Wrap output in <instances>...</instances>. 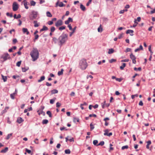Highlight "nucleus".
<instances>
[{
  "label": "nucleus",
  "mask_w": 155,
  "mask_h": 155,
  "mask_svg": "<svg viewBox=\"0 0 155 155\" xmlns=\"http://www.w3.org/2000/svg\"><path fill=\"white\" fill-rule=\"evenodd\" d=\"M68 39V35L66 34L63 33L59 36L58 40L59 41V45L61 46L64 44Z\"/></svg>",
  "instance_id": "1"
},
{
  "label": "nucleus",
  "mask_w": 155,
  "mask_h": 155,
  "mask_svg": "<svg viewBox=\"0 0 155 155\" xmlns=\"http://www.w3.org/2000/svg\"><path fill=\"white\" fill-rule=\"evenodd\" d=\"M30 54L33 61H35L39 57V53L37 48H33L30 53Z\"/></svg>",
  "instance_id": "2"
},
{
  "label": "nucleus",
  "mask_w": 155,
  "mask_h": 155,
  "mask_svg": "<svg viewBox=\"0 0 155 155\" xmlns=\"http://www.w3.org/2000/svg\"><path fill=\"white\" fill-rule=\"evenodd\" d=\"M38 13L37 12L32 11L31 13L29 15V19L31 20H33L35 19H38L39 17L37 18L38 16Z\"/></svg>",
  "instance_id": "3"
},
{
  "label": "nucleus",
  "mask_w": 155,
  "mask_h": 155,
  "mask_svg": "<svg viewBox=\"0 0 155 155\" xmlns=\"http://www.w3.org/2000/svg\"><path fill=\"white\" fill-rule=\"evenodd\" d=\"M79 66L82 69H85L87 66L86 60L84 59L81 60L79 62Z\"/></svg>",
  "instance_id": "4"
},
{
  "label": "nucleus",
  "mask_w": 155,
  "mask_h": 155,
  "mask_svg": "<svg viewBox=\"0 0 155 155\" xmlns=\"http://www.w3.org/2000/svg\"><path fill=\"white\" fill-rule=\"evenodd\" d=\"M1 58H3L4 60V61H5L7 60L8 59L10 58L9 54L8 53H5L2 55Z\"/></svg>",
  "instance_id": "5"
},
{
  "label": "nucleus",
  "mask_w": 155,
  "mask_h": 155,
  "mask_svg": "<svg viewBox=\"0 0 155 155\" xmlns=\"http://www.w3.org/2000/svg\"><path fill=\"white\" fill-rule=\"evenodd\" d=\"M18 8V5L17 3L15 2H14L12 5V8L13 10L14 11H16Z\"/></svg>",
  "instance_id": "6"
},
{
  "label": "nucleus",
  "mask_w": 155,
  "mask_h": 155,
  "mask_svg": "<svg viewBox=\"0 0 155 155\" xmlns=\"http://www.w3.org/2000/svg\"><path fill=\"white\" fill-rule=\"evenodd\" d=\"M130 58L132 60L133 63L134 64H136V58L132 53L130 55Z\"/></svg>",
  "instance_id": "7"
},
{
  "label": "nucleus",
  "mask_w": 155,
  "mask_h": 155,
  "mask_svg": "<svg viewBox=\"0 0 155 155\" xmlns=\"http://www.w3.org/2000/svg\"><path fill=\"white\" fill-rule=\"evenodd\" d=\"M65 6V5L62 2H59L58 1H57L55 7H57L59 6L60 7H63Z\"/></svg>",
  "instance_id": "8"
},
{
  "label": "nucleus",
  "mask_w": 155,
  "mask_h": 155,
  "mask_svg": "<svg viewBox=\"0 0 155 155\" xmlns=\"http://www.w3.org/2000/svg\"><path fill=\"white\" fill-rule=\"evenodd\" d=\"M62 25V21L61 20H58L55 23V26L56 27H58Z\"/></svg>",
  "instance_id": "9"
},
{
  "label": "nucleus",
  "mask_w": 155,
  "mask_h": 155,
  "mask_svg": "<svg viewBox=\"0 0 155 155\" xmlns=\"http://www.w3.org/2000/svg\"><path fill=\"white\" fill-rule=\"evenodd\" d=\"M134 31L132 30H127L126 32V33L127 34H130V35L131 36H133L134 35L133 34Z\"/></svg>",
  "instance_id": "10"
},
{
  "label": "nucleus",
  "mask_w": 155,
  "mask_h": 155,
  "mask_svg": "<svg viewBox=\"0 0 155 155\" xmlns=\"http://www.w3.org/2000/svg\"><path fill=\"white\" fill-rule=\"evenodd\" d=\"M73 21V19L71 18H69L68 20L65 21V24H68L70 22H72Z\"/></svg>",
  "instance_id": "11"
},
{
  "label": "nucleus",
  "mask_w": 155,
  "mask_h": 155,
  "mask_svg": "<svg viewBox=\"0 0 155 155\" xmlns=\"http://www.w3.org/2000/svg\"><path fill=\"white\" fill-rule=\"evenodd\" d=\"M22 31L24 33H26L27 35H28L29 34V32L28 31V29L26 28H22Z\"/></svg>",
  "instance_id": "12"
},
{
  "label": "nucleus",
  "mask_w": 155,
  "mask_h": 155,
  "mask_svg": "<svg viewBox=\"0 0 155 155\" xmlns=\"http://www.w3.org/2000/svg\"><path fill=\"white\" fill-rule=\"evenodd\" d=\"M33 23L34 24V26L35 27H37L39 25V23H38L37 21H34Z\"/></svg>",
  "instance_id": "13"
},
{
  "label": "nucleus",
  "mask_w": 155,
  "mask_h": 155,
  "mask_svg": "<svg viewBox=\"0 0 155 155\" xmlns=\"http://www.w3.org/2000/svg\"><path fill=\"white\" fill-rule=\"evenodd\" d=\"M147 145H146V148L147 149H149V145L151 143V142L150 140H148L147 142Z\"/></svg>",
  "instance_id": "14"
},
{
  "label": "nucleus",
  "mask_w": 155,
  "mask_h": 155,
  "mask_svg": "<svg viewBox=\"0 0 155 155\" xmlns=\"http://www.w3.org/2000/svg\"><path fill=\"white\" fill-rule=\"evenodd\" d=\"M23 121V119L22 118L20 117L18 118L17 120V122L19 124H20Z\"/></svg>",
  "instance_id": "15"
},
{
  "label": "nucleus",
  "mask_w": 155,
  "mask_h": 155,
  "mask_svg": "<svg viewBox=\"0 0 155 155\" xmlns=\"http://www.w3.org/2000/svg\"><path fill=\"white\" fill-rule=\"evenodd\" d=\"M23 2H24V5L25 8L27 9H28V7L27 6V2H26V0H24Z\"/></svg>",
  "instance_id": "16"
},
{
  "label": "nucleus",
  "mask_w": 155,
  "mask_h": 155,
  "mask_svg": "<svg viewBox=\"0 0 155 155\" xmlns=\"http://www.w3.org/2000/svg\"><path fill=\"white\" fill-rule=\"evenodd\" d=\"M80 8L83 11H85L86 9V8L82 4H81L80 5Z\"/></svg>",
  "instance_id": "17"
},
{
  "label": "nucleus",
  "mask_w": 155,
  "mask_h": 155,
  "mask_svg": "<svg viewBox=\"0 0 155 155\" xmlns=\"http://www.w3.org/2000/svg\"><path fill=\"white\" fill-rule=\"evenodd\" d=\"M48 28L45 26H43V28L40 30V31H46L48 30Z\"/></svg>",
  "instance_id": "18"
},
{
  "label": "nucleus",
  "mask_w": 155,
  "mask_h": 155,
  "mask_svg": "<svg viewBox=\"0 0 155 155\" xmlns=\"http://www.w3.org/2000/svg\"><path fill=\"white\" fill-rule=\"evenodd\" d=\"M64 71V69H61L60 71H59L58 73V76L62 75L63 74V71Z\"/></svg>",
  "instance_id": "19"
},
{
  "label": "nucleus",
  "mask_w": 155,
  "mask_h": 155,
  "mask_svg": "<svg viewBox=\"0 0 155 155\" xmlns=\"http://www.w3.org/2000/svg\"><path fill=\"white\" fill-rule=\"evenodd\" d=\"M1 76L2 78V79L3 81L5 82L7 80V77L6 76H4L3 75L1 74Z\"/></svg>",
  "instance_id": "20"
},
{
  "label": "nucleus",
  "mask_w": 155,
  "mask_h": 155,
  "mask_svg": "<svg viewBox=\"0 0 155 155\" xmlns=\"http://www.w3.org/2000/svg\"><path fill=\"white\" fill-rule=\"evenodd\" d=\"M77 27L76 26L72 30V31L70 33V34L69 35L71 37L72 35V34L74 33L75 31V30Z\"/></svg>",
  "instance_id": "21"
},
{
  "label": "nucleus",
  "mask_w": 155,
  "mask_h": 155,
  "mask_svg": "<svg viewBox=\"0 0 155 155\" xmlns=\"http://www.w3.org/2000/svg\"><path fill=\"white\" fill-rule=\"evenodd\" d=\"M97 30L98 32H102L103 31L102 28L101 27V25H100V26L98 28Z\"/></svg>",
  "instance_id": "22"
},
{
  "label": "nucleus",
  "mask_w": 155,
  "mask_h": 155,
  "mask_svg": "<svg viewBox=\"0 0 155 155\" xmlns=\"http://www.w3.org/2000/svg\"><path fill=\"white\" fill-rule=\"evenodd\" d=\"M16 94V92H14L13 94H10V97L12 99H15V96Z\"/></svg>",
  "instance_id": "23"
},
{
  "label": "nucleus",
  "mask_w": 155,
  "mask_h": 155,
  "mask_svg": "<svg viewBox=\"0 0 155 155\" xmlns=\"http://www.w3.org/2000/svg\"><path fill=\"white\" fill-rule=\"evenodd\" d=\"M45 79V77L44 76H41L40 79L38 80V82H40L41 81L44 80Z\"/></svg>",
  "instance_id": "24"
},
{
  "label": "nucleus",
  "mask_w": 155,
  "mask_h": 155,
  "mask_svg": "<svg viewBox=\"0 0 155 155\" xmlns=\"http://www.w3.org/2000/svg\"><path fill=\"white\" fill-rule=\"evenodd\" d=\"M58 92V91L56 89H53L51 91V94H52L57 93Z\"/></svg>",
  "instance_id": "25"
},
{
  "label": "nucleus",
  "mask_w": 155,
  "mask_h": 155,
  "mask_svg": "<svg viewBox=\"0 0 155 155\" xmlns=\"http://www.w3.org/2000/svg\"><path fill=\"white\" fill-rule=\"evenodd\" d=\"M126 64L125 63H123L122 65L120 67V68L121 70H123L126 66Z\"/></svg>",
  "instance_id": "26"
},
{
  "label": "nucleus",
  "mask_w": 155,
  "mask_h": 155,
  "mask_svg": "<svg viewBox=\"0 0 155 155\" xmlns=\"http://www.w3.org/2000/svg\"><path fill=\"white\" fill-rule=\"evenodd\" d=\"M8 147H5L4 149L2 150L1 152L2 153H5L8 150Z\"/></svg>",
  "instance_id": "27"
},
{
  "label": "nucleus",
  "mask_w": 155,
  "mask_h": 155,
  "mask_svg": "<svg viewBox=\"0 0 155 155\" xmlns=\"http://www.w3.org/2000/svg\"><path fill=\"white\" fill-rule=\"evenodd\" d=\"M114 52V50L112 48L110 49L109 50V51L108 52V54H110L113 53Z\"/></svg>",
  "instance_id": "28"
},
{
  "label": "nucleus",
  "mask_w": 155,
  "mask_h": 155,
  "mask_svg": "<svg viewBox=\"0 0 155 155\" xmlns=\"http://www.w3.org/2000/svg\"><path fill=\"white\" fill-rule=\"evenodd\" d=\"M56 99V98L55 97H54L53 99L50 100V103L51 104H53L54 103Z\"/></svg>",
  "instance_id": "29"
},
{
  "label": "nucleus",
  "mask_w": 155,
  "mask_h": 155,
  "mask_svg": "<svg viewBox=\"0 0 155 155\" xmlns=\"http://www.w3.org/2000/svg\"><path fill=\"white\" fill-rule=\"evenodd\" d=\"M48 123V120L46 119H44L43 120L42 123L43 124H46Z\"/></svg>",
  "instance_id": "30"
},
{
  "label": "nucleus",
  "mask_w": 155,
  "mask_h": 155,
  "mask_svg": "<svg viewBox=\"0 0 155 155\" xmlns=\"http://www.w3.org/2000/svg\"><path fill=\"white\" fill-rule=\"evenodd\" d=\"M47 16L48 17H51L52 16V15L51 13L49 12H47L46 13Z\"/></svg>",
  "instance_id": "31"
},
{
  "label": "nucleus",
  "mask_w": 155,
  "mask_h": 155,
  "mask_svg": "<svg viewBox=\"0 0 155 155\" xmlns=\"http://www.w3.org/2000/svg\"><path fill=\"white\" fill-rule=\"evenodd\" d=\"M47 114L49 116V117H52L51 113L50 111H48L47 112Z\"/></svg>",
  "instance_id": "32"
},
{
  "label": "nucleus",
  "mask_w": 155,
  "mask_h": 155,
  "mask_svg": "<svg viewBox=\"0 0 155 155\" xmlns=\"http://www.w3.org/2000/svg\"><path fill=\"white\" fill-rule=\"evenodd\" d=\"M73 121L74 123H76L79 121V119L78 118H74Z\"/></svg>",
  "instance_id": "33"
},
{
  "label": "nucleus",
  "mask_w": 155,
  "mask_h": 155,
  "mask_svg": "<svg viewBox=\"0 0 155 155\" xmlns=\"http://www.w3.org/2000/svg\"><path fill=\"white\" fill-rule=\"evenodd\" d=\"M104 143V141H101L97 145V146H103Z\"/></svg>",
  "instance_id": "34"
},
{
  "label": "nucleus",
  "mask_w": 155,
  "mask_h": 155,
  "mask_svg": "<svg viewBox=\"0 0 155 155\" xmlns=\"http://www.w3.org/2000/svg\"><path fill=\"white\" fill-rule=\"evenodd\" d=\"M128 148V145H125L124 146H123L121 147V149L122 150H124L125 149H127Z\"/></svg>",
  "instance_id": "35"
},
{
  "label": "nucleus",
  "mask_w": 155,
  "mask_h": 155,
  "mask_svg": "<svg viewBox=\"0 0 155 155\" xmlns=\"http://www.w3.org/2000/svg\"><path fill=\"white\" fill-rule=\"evenodd\" d=\"M65 153L66 154H70L71 153L70 150L69 149H67L65 150Z\"/></svg>",
  "instance_id": "36"
},
{
  "label": "nucleus",
  "mask_w": 155,
  "mask_h": 155,
  "mask_svg": "<svg viewBox=\"0 0 155 155\" xmlns=\"http://www.w3.org/2000/svg\"><path fill=\"white\" fill-rule=\"evenodd\" d=\"M12 135V133H11V134H8L6 138V139H7V140L9 139L10 138V137H11Z\"/></svg>",
  "instance_id": "37"
},
{
  "label": "nucleus",
  "mask_w": 155,
  "mask_h": 155,
  "mask_svg": "<svg viewBox=\"0 0 155 155\" xmlns=\"http://www.w3.org/2000/svg\"><path fill=\"white\" fill-rule=\"evenodd\" d=\"M55 28L54 27H51V32H54L55 30Z\"/></svg>",
  "instance_id": "38"
},
{
  "label": "nucleus",
  "mask_w": 155,
  "mask_h": 155,
  "mask_svg": "<svg viewBox=\"0 0 155 155\" xmlns=\"http://www.w3.org/2000/svg\"><path fill=\"white\" fill-rule=\"evenodd\" d=\"M28 69V68H22V70L23 72H25L27 71Z\"/></svg>",
  "instance_id": "39"
},
{
  "label": "nucleus",
  "mask_w": 155,
  "mask_h": 155,
  "mask_svg": "<svg viewBox=\"0 0 155 155\" xmlns=\"http://www.w3.org/2000/svg\"><path fill=\"white\" fill-rule=\"evenodd\" d=\"M90 125V127L91 130H92L94 128V127L92 123Z\"/></svg>",
  "instance_id": "40"
},
{
  "label": "nucleus",
  "mask_w": 155,
  "mask_h": 155,
  "mask_svg": "<svg viewBox=\"0 0 155 155\" xmlns=\"http://www.w3.org/2000/svg\"><path fill=\"white\" fill-rule=\"evenodd\" d=\"M104 131L105 132V133L104 134V135H107V136L108 134V129L105 130H104Z\"/></svg>",
  "instance_id": "41"
},
{
  "label": "nucleus",
  "mask_w": 155,
  "mask_h": 155,
  "mask_svg": "<svg viewBox=\"0 0 155 155\" xmlns=\"http://www.w3.org/2000/svg\"><path fill=\"white\" fill-rule=\"evenodd\" d=\"M110 150H109V151L110 152L111 150H114V148L112 147V146H113V145L111 144V143L110 144Z\"/></svg>",
  "instance_id": "42"
},
{
  "label": "nucleus",
  "mask_w": 155,
  "mask_h": 155,
  "mask_svg": "<svg viewBox=\"0 0 155 155\" xmlns=\"http://www.w3.org/2000/svg\"><path fill=\"white\" fill-rule=\"evenodd\" d=\"M65 27L64 26H61V27H59V28L58 29L59 30L61 31L62 30L65 29Z\"/></svg>",
  "instance_id": "43"
},
{
  "label": "nucleus",
  "mask_w": 155,
  "mask_h": 155,
  "mask_svg": "<svg viewBox=\"0 0 155 155\" xmlns=\"http://www.w3.org/2000/svg\"><path fill=\"white\" fill-rule=\"evenodd\" d=\"M98 143V141L96 140H95L93 141V143L94 145L97 146V144Z\"/></svg>",
  "instance_id": "44"
},
{
  "label": "nucleus",
  "mask_w": 155,
  "mask_h": 155,
  "mask_svg": "<svg viewBox=\"0 0 155 155\" xmlns=\"http://www.w3.org/2000/svg\"><path fill=\"white\" fill-rule=\"evenodd\" d=\"M36 2L34 1H32L30 2V4L31 5L35 6V5Z\"/></svg>",
  "instance_id": "45"
},
{
  "label": "nucleus",
  "mask_w": 155,
  "mask_h": 155,
  "mask_svg": "<svg viewBox=\"0 0 155 155\" xmlns=\"http://www.w3.org/2000/svg\"><path fill=\"white\" fill-rule=\"evenodd\" d=\"M21 63V61H19L18 62L16 63V66L18 67H19Z\"/></svg>",
  "instance_id": "46"
},
{
  "label": "nucleus",
  "mask_w": 155,
  "mask_h": 155,
  "mask_svg": "<svg viewBox=\"0 0 155 155\" xmlns=\"http://www.w3.org/2000/svg\"><path fill=\"white\" fill-rule=\"evenodd\" d=\"M6 15L8 16H10V17H12L13 16L12 14V13L10 14L8 12L6 13Z\"/></svg>",
  "instance_id": "47"
},
{
  "label": "nucleus",
  "mask_w": 155,
  "mask_h": 155,
  "mask_svg": "<svg viewBox=\"0 0 155 155\" xmlns=\"http://www.w3.org/2000/svg\"><path fill=\"white\" fill-rule=\"evenodd\" d=\"M134 24L133 25V27H136L137 26V25L138 23L136 22V19L134 21Z\"/></svg>",
  "instance_id": "48"
},
{
  "label": "nucleus",
  "mask_w": 155,
  "mask_h": 155,
  "mask_svg": "<svg viewBox=\"0 0 155 155\" xmlns=\"http://www.w3.org/2000/svg\"><path fill=\"white\" fill-rule=\"evenodd\" d=\"M116 61L115 59H111L109 60V62L110 63H112L113 62H115Z\"/></svg>",
  "instance_id": "49"
},
{
  "label": "nucleus",
  "mask_w": 155,
  "mask_h": 155,
  "mask_svg": "<svg viewBox=\"0 0 155 155\" xmlns=\"http://www.w3.org/2000/svg\"><path fill=\"white\" fill-rule=\"evenodd\" d=\"M129 61V59H126L124 60H122L121 61V62H128Z\"/></svg>",
  "instance_id": "50"
},
{
  "label": "nucleus",
  "mask_w": 155,
  "mask_h": 155,
  "mask_svg": "<svg viewBox=\"0 0 155 155\" xmlns=\"http://www.w3.org/2000/svg\"><path fill=\"white\" fill-rule=\"evenodd\" d=\"M131 49L130 48H127L125 51L126 52L130 51Z\"/></svg>",
  "instance_id": "51"
},
{
  "label": "nucleus",
  "mask_w": 155,
  "mask_h": 155,
  "mask_svg": "<svg viewBox=\"0 0 155 155\" xmlns=\"http://www.w3.org/2000/svg\"><path fill=\"white\" fill-rule=\"evenodd\" d=\"M127 11V9L121 10L120 11L119 13L120 14L123 13L125 11Z\"/></svg>",
  "instance_id": "52"
},
{
  "label": "nucleus",
  "mask_w": 155,
  "mask_h": 155,
  "mask_svg": "<svg viewBox=\"0 0 155 155\" xmlns=\"http://www.w3.org/2000/svg\"><path fill=\"white\" fill-rule=\"evenodd\" d=\"M138 75V74H135L134 76H133V79H132V81H134V78H135V77L136 76H137Z\"/></svg>",
  "instance_id": "53"
},
{
  "label": "nucleus",
  "mask_w": 155,
  "mask_h": 155,
  "mask_svg": "<svg viewBox=\"0 0 155 155\" xmlns=\"http://www.w3.org/2000/svg\"><path fill=\"white\" fill-rule=\"evenodd\" d=\"M61 104L60 103L58 102L56 103V106L57 107H60V106H61Z\"/></svg>",
  "instance_id": "54"
},
{
  "label": "nucleus",
  "mask_w": 155,
  "mask_h": 155,
  "mask_svg": "<svg viewBox=\"0 0 155 155\" xmlns=\"http://www.w3.org/2000/svg\"><path fill=\"white\" fill-rule=\"evenodd\" d=\"M25 151L26 152H27L28 153H30L31 152V151L30 150H28L27 148L25 149Z\"/></svg>",
  "instance_id": "55"
},
{
  "label": "nucleus",
  "mask_w": 155,
  "mask_h": 155,
  "mask_svg": "<svg viewBox=\"0 0 155 155\" xmlns=\"http://www.w3.org/2000/svg\"><path fill=\"white\" fill-rule=\"evenodd\" d=\"M123 33L120 34L118 36V38L119 39H121V38H122L123 37Z\"/></svg>",
  "instance_id": "56"
},
{
  "label": "nucleus",
  "mask_w": 155,
  "mask_h": 155,
  "mask_svg": "<svg viewBox=\"0 0 155 155\" xmlns=\"http://www.w3.org/2000/svg\"><path fill=\"white\" fill-rule=\"evenodd\" d=\"M97 117V115L95 114H91L89 115V117Z\"/></svg>",
  "instance_id": "57"
},
{
  "label": "nucleus",
  "mask_w": 155,
  "mask_h": 155,
  "mask_svg": "<svg viewBox=\"0 0 155 155\" xmlns=\"http://www.w3.org/2000/svg\"><path fill=\"white\" fill-rule=\"evenodd\" d=\"M53 40L54 42L55 43H56L58 40L56 38L54 37L53 38Z\"/></svg>",
  "instance_id": "58"
},
{
  "label": "nucleus",
  "mask_w": 155,
  "mask_h": 155,
  "mask_svg": "<svg viewBox=\"0 0 155 155\" xmlns=\"http://www.w3.org/2000/svg\"><path fill=\"white\" fill-rule=\"evenodd\" d=\"M53 23V22L52 21H49L48 22V24L49 25H51Z\"/></svg>",
  "instance_id": "59"
},
{
  "label": "nucleus",
  "mask_w": 155,
  "mask_h": 155,
  "mask_svg": "<svg viewBox=\"0 0 155 155\" xmlns=\"http://www.w3.org/2000/svg\"><path fill=\"white\" fill-rule=\"evenodd\" d=\"M38 114L39 115H40L41 114H42L43 115H45V112H44L42 110H41L40 112L38 113Z\"/></svg>",
  "instance_id": "60"
},
{
  "label": "nucleus",
  "mask_w": 155,
  "mask_h": 155,
  "mask_svg": "<svg viewBox=\"0 0 155 155\" xmlns=\"http://www.w3.org/2000/svg\"><path fill=\"white\" fill-rule=\"evenodd\" d=\"M13 78L14 79H16L17 78H19V75H13L12 76Z\"/></svg>",
  "instance_id": "61"
},
{
  "label": "nucleus",
  "mask_w": 155,
  "mask_h": 155,
  "mask_svg": "<svg viewBox=\"0 0 155 155\" xmlns=\"http://www.w3.org/2000/svg\"><path fill=\"white\" fill-rule=\"evenodd\" d=\"M7 111V110H6V109H5L3 110L2 112V114H3L6 113Z\"/></svg>",
  "instance_id": "62"
},
{
  "label": "nucleus",
  "mask_w": 155,
  "mask_h": 155,
  "mask_svg": "<svg viewBox=\"0 0 155 155\" xmlns=\"http://www.w3.org/2000/svg\"><path fill=\"white\" fill-rule=\"evenodd\" d=\"M17 40L16 38L14 39L13 40V42L14 44H15V43H16L17 42Z\"/></svg>",
  "instance_id": "63"
},
{
  "label": "nucleus",
  "mask_w": 155,
  "mask_h": 155,
  "mask_svg": "<svg viewBox=\"0 0 155 155\" xmlns=\"http://www.w3.org/2000/svg\"><path fill=\"white\" fill-rule=\"evenodd\" d=\"M46 85L47 86H51V83H49L48 82H47L46 83Z\"/></svg>",
  "instance_id": "64"
}]
</instances>
